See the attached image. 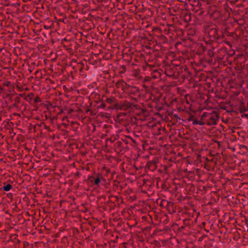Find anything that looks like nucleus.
<instances>
[{
	"label": "nucleus",
	"mask_w": 248,
	"mask_h": 248,
	"mask_svg": "<svg viewBox=\"0 0 248 248\" xmlns=\"http://www.w3.org/2000/svg\"><path fill=\"white\" fill-rule=\"evenodd\" d=\"M92 183H93L96 186H98L101 182L100 179L99 177L96 178L92 177V179L91 180Z\"/></svg>",
	"instance_id": "f257e3e1"
},
{
	"label": "nucleus",
	"mask_w": 248,
	"mask_h": 248,
	"mask_svg": "<svg viewBox=\"0 0 248 248\" xmlns=\"http://www.w3.org/2000/svg\"><path fill=\"white\" fill-rule=\"evenodd\" d=\"M217 119L213 117H211L210 121L208 122L209 125H215L217 124Z\"/></svg>",
	"instance_id": "f03ea898"
},
{
	"label": "nucleus",
	"mask_w": 248,
	"mask_h": 248,
	"mask_svg": "<svg viewBox=\"0 0 248 248\" xmlns=\"http://www.w3.org/2000/svg\"><path fill=\"white\" fill-rule=\"evenodd\" d=\"M12 188V186L10 184H7L3 187V189L5 191H9Z\"/></svg>",
	"instance_id": "7ed1b4c3"
},
{
	"label": "nucleus",
	"mask_w": 248,
	"mask_h": 248,
	"mask_svg": "<svg viewBox=\"0 0 248 248\" xmlns=\"http://www.w3.org/2000/svg\"><path fill=\"white\" fill-rule=\"evenodd\" d=\"M193 124L194 125H196V124H199V125H202V124H200V122H199L197 120H193Z\"/></svg>",
	"instance_id": "20e7f679"
},
{
	"label": "nucleus",
	"mask_w": 248,
	"mask_h": 248,
	"mask_svg": "<svg viewBox=\"0 0 248 248\" xmlns=\"http://www.w3.org/2000/svg\"><path fill=\"white\" fill-rule=\"evenodd\" d=\"M107 102H108V103H110L111 102V99H110V98H108V99H107Z\"/></svg>",
	"instance_id": "39448f33"
},
{
	"label": "nucleus",
	"mask_w": 248,
	"mask_h": 248,
	"mask_svg": "<svg viewBox=\"0 0 248 248\" xmlns=\"http://www.w3.org/2000/svg\"><path fill=\"white\" fill-rule=\"evenodd\" d=\"M35 102H39V98H36L35 99Z\"/></svg>",
	"instance_id": "423d86ee"
},
{
	"label": "nucleus",
	"mask_w": 248,
	"mask_h": 248,
	"mask_svg": "<svg viewBox=\"0 0 248 248\" xmlns=\"http://www.w3.org/2000/svg\"><path fill=\"white\" fill-rule=\"evenodd\" d=\"M64 119H68V117H65L63 119V120H64Z\"/></svg>",
	"instance_id": "0eeeda50"
},
{
	"label": "nucleus",
	"mask_w": 248,
	"mask_h": 248,
	"mask_svg": "<svg viewBox=\"0 0 248 248\" xmlns=\"http://www.w3.org/2000/svg\"><path fill=\"white\" fill-rule=\"evenodd\" d=\"M200 124H203L202 122H200Z\"/></svg>",
	"instance_id": "6e6552de"
}]
</instances>
